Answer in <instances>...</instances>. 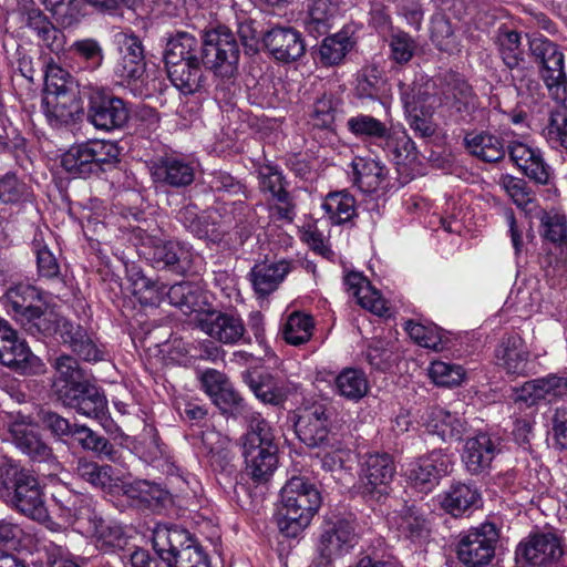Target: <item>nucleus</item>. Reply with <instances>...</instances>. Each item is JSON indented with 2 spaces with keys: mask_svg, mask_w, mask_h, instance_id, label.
I'll use <instances>...</instances> for the list:
<instances>
[{
  "mask_svg": "<svg viewBox=\"0 0 567 567\" xmlns=\"http://www.w3.org/2000/svg\"><path fill=\"white\" fill-rule=\"evenodd\" d=\"M532 54L542 63L540 76L555 106L543 135L553 147L567 150V75L564 54L558 47L543 37L529 42Z\"/></svg>",
  "mask_w": 567,
  "mask_h": 567,
  "instance_id": "nucleus-1",
  "label": "nucleus"
},
{
  "mask_svg": "<svg viewBox=\"0 0 567 567\" xmlns=\"http://www.w3.org/2000/svg\"><path fill=\"white\" fill-rule=\"evenodd\" d=\"M52 390L64 406L87 417H100L106 410V399L85 377L76 359L62 354L54 360Z\"/></svg>",
  "mask_w": 567,
  "mask_h": 567,
  "instance_id": "nucleus-2",
  "label": "nucleus"
},
{
  "mask_svg": "<svg viewBox=\"0 0 567 567\" xmlns=\"http://www.w3.org/2000/svg\"><path fill=\"white\" fill-rule=\"evenodd\" d=\"M321 496L308 478L293 476L281 488L277 525L287 537H297L311 522Z\"/></svg>",
  "mask_w": 567,
  "mask_h": 567,
  "instance_id": "nucleus-3",
  "label": "nucleus"
},
{
  "mask_svg": "<svg viewBox=\"0 0 567 567\" xmlns=\"http://www.w3.org/2000/svg\"><path fill=\"white\" fill-rule=\"evenodd\" d=\"M240 445L246 474L255 483L268 482L278 465V444L268 421L260 414H252Z\"/></svg>",
  "mask_w": 567,
  "mask_h": 567,
  "instance_id": "nucleus-4",
  "label": "nucleus"
},
{
  "mask_svg": "<svg viewBox=\"0 0 567 567\" xmlns=\"http://www.w3.org/2000/svg\"><path fill=\"white\" fill-rule=\"evenodd\" d=\"M0 498L33 519L45 517L42 488L28 470L4 462L0 465Z\"/></svg>",
  "mask_w": 567,
  "mask_h": 567,
  "instance_id": "nucleus-5",
  "label": "nucleus"
},
{
  "mask_svg": "<svg viewBox=\"0 0 567 567\" xmlns=\"http://www.w3.org/2000/svg\"><path fill=\"white\" fill-rule=\"evenodd\" d=\"M240 50L235 33L225 25L205 31L203 34V64L213 74L225 81L238 74Z\"/></svg>",
  "mask_w": 567,
  "mask_h": 567,
  "instance_id": "nucleus-6",
  "label": "nucleus"
},
{
  "mask_svg": "<svg viewBox=\"0 0 567 567\" xmlns=\"http://www.w3.org/2000/svg\"><path fill=\"white\" fill-rule=\"evenodd\" d=\"M118 147L103 140H91L71 146L61 158L62 167L74 177L97 175L118 161Z\"/></svg>",
  "mask_w": 567,
  "mask_h": 567,
  "instance_id": "nucleus-7",
  "label": "nucleus"
},
{
  "mask_svg": "<svg viewBox=\"0 0 567 567\" xmlns=\"http://www.w3.org/2000/svg\"><path fill=\"white\" fill-rule=\"evenodd\" d=\"M87 90V120L95 128L110 132L126 125L131 111L122 97L101 86Z\"/></svg>",
  "mask_w": 567,
  "mask_h": 567,
  "instance_id": "nucleus-8",
  "label": "nucleus"
},
{
  "mask_svg": "<svg viewBox=\"0 0 567 567\" xmlns=\"http://www.w3.org/2000/svg\"><path fill=\"white\" fill-rule=\"evenodd\" d=\"M165 285L153 281L144 276L135 282V293L140 295L141 302L157 303L165 293L169 303L179 308L184 313L196 311L199 307V291L196 285L183 281L175 284L165 291Z\"/></svg>",
  "mask_w": 567,
  "mask_h": 567,
  "instance_id": "nucleus-9",
  "label": "nucleus"
},
{
  "mask_svg": "<svg viewBox=\"0 0 567 567\" xmlns=\"http://www.w3.org/2000/svg\"><path fill=\"white\" fill-rule=\"evenodd\" d=\"M496 526L486 522L462 536L457 545L458 559L468 567L487 565L495 555Z\"/></svg>",
  "mask_w": 567,
  "mask_h": 567,
  "instance_id": "nucleus-10",
  "label": "nucleus"
},
{
  "mask_svg": "<svg viewBox=\"0 0 567 567\" xmlns=\"http://www.w3.org/2000/svg\"><path fill=\"white\" fill-rule=\"evenodd\" d=\"M357 534L354 520L337 517L324 522L318 550L328 563L349 553L355 545Z\"/></svg>",
  "mask_w": 567,
  "mask_h": 567,
  "instance_id": "nucleus-11",
  "label": "nucleus"
},
{
  "mask_svg": "<svg viewBox=\"0 0 567 567\" xmlns=\"http://www.w3.org/2000/svg\"><path fill=\"white\" fill-rule=\"evenodd\" d=\"M7 431V440L33 461L45 462L53 456L51 447L40 437L30 417L18 414L8 422Z\"/></svg>",
  "mask_w": 567,
  "mask_h": 567,
  "instance_id": "nucleus-12",
  "label": "nucleus"
},
{
  "mask_svg": "<svg viewBox=\"0 0 567 567\" xmlns=\"http://www.w3.org/2000/svg\"><path fill=\"white\" fill-rule=\"evenodd\" d=\"M394 475L395 465L391 455L388 453L368 455L361 470L363 493L380 498L388 494Z\"/></svg>",
  "mask_w": 567,
  "mask_h": 567,
  "instance_id": "nucleus-13",
  "label": "nucleus"
},
{
  "mask_svg": "<svg viewBox=\"0 0 567 567\" xmlns=\"http://www.w3.org/2000/svg\"><path fill=\"white\" fill-rule=\"evenodd\" d=\"M296 433L310 447L323 445L330 433L329 409L322 403H312L300 410L296 421Z\"/></svg>",
  "mask_w": 567,
  "mask_h": 567,
  "instance_id": "nucleus-14",
  "label": "nucleus"
},
{
  "mask_svg": "<svg viewBox=\"0 0 567 567\" xmlns=\"http://www.w3.org/2000/svg\"><path fill=\"white\" fill-rule=\"evenodd\" d=\"M121 58L114 66L115 75L122 85L141 80L145 73L144 49L141 40L133 33L120 35Z\"/></svg>",
  "mask_w": 567,
  "mask_h": 567,
  "instance_id": "nucleus-15",
  "label": "nucleus"
},
{
  "mask_svg": "<svg viewBox=\"0 0 567 567\" xmlns=\"http://www.w3.org/2000/svg\"><path fill=\"white\" fill-rule=\"evenodd\" d=\"M451 468V460L442 451H433L429 455L412 463L406 472L409 482L421 492L431 491Z\"/></svg>",
  "mask_w": 567,
  "mask_h": 567,
  "instance_id": "nucleus-16",
  "label": "nucleus"
},
{
  "mask_svg": "<svg viewBox=\"0 0 567 567\" xmlns=\"http://www.w3.org/2000/svg\"><path fill=\"white\" fill-rule=\"evenodd\" d=\"M200 329L214 340L224 344H235L244 340L246 328L239 315L212 311L199 320Z\"/></svg>",
  "mask_w": 567,
  "mask_h": 567,
  "instance_id": "nucleus-17",
  "label": "nucleus"
},
{
  "mask_svg": "<svg viewBox=\"0 0 567 567\" xmlns=\"http://www.w3.org/2000/svg\"><path fill=\"white\" fill-rule=\"evenodd\" d=\"M565 394H567V379L556 374H548L544 378L525 382L520 388L514 389L513 400L530 406L540 401L550 403Z\"/></svg>",
  "mask_w": 567,
  "mask_h": 567,
  "instance_id": "nucleus-18",
  "label": "nucleus"
},
{
  "mask_svg": "<svg viewBox=\"0 0 567 567\" xmlns=\"http://www.w3.org/2000/svg\"><path fill=\"white\" fill-rule=\"evenodd\" d=\"M262 42L267 51L280 62H292L306 51L301 34L291 27H275L268 30Z\"/></svg>",
  "mask_w": 567,
  "mask_h": 567,
  "instance_id": "nucleus-19",
  "label": "nucleus"
},
{
  "mask_svg": "<svg viewBox=\"0 0 567 567\" xmlns=\"http://www.w3.org/2000/svg\"><path fill=\"white\" fill-rule=\"evenodd\" d=\"M153 181L163 186L185 187L195 179V166L184 157L165 155L151 166Z\"/></svg>",
  "mask_w": 567,
  "mask_h": 567,
  "instance_id": "nucleus-20",
  "label": "nucleus"
},
{
  "mask_svg": "<svg viewBox=\"0 0 567 567\" xmlns=\"http://www.w3.org/2000/svg\"><path fill=\"white\" fill-rule=\"evenodd\" d=\"M196 544L188 530L178 526L159 525L153 533V547L168 567H173L179 559L182 550L189 549Z\"/></svg>",
  "mask_w": 567,
  "mask_h": 567,
  "instance_id": "nucleus-21",
  "label": "nucleus"
},
{
  "mask_svg": "<svg viewBox=\"0 0 567 567\" xmlns=\"http://www.w3.org/2000/svg\"><path fill=\"white\" fill-rule=\"evenodd\" d=\"M512 163L517 166L527 177L538 184H547L550 178V167L544 161L538 150L528 145L511 141L506 144L505 151Z\"/></svg>",
  "mask_w": 567,
  "mask_h": 567,
  "instance_id": "nucleus-22",
  "label": "nucleus"
},
{
  "mask_svg": "<svg viewBox=\"0 0 567 567\" xmlns=\"http://www.w3.org/2000/svg\"><path fill=\"white\" fill-rule=\"evenodd\" d=\"M431 100L433 97L422 92L421 87L416 92L412 89L411 93L405 92L403 95L409 125L421 137H430L436 131V125L432 121L434 107Z\"/></svg>",
  "mask_w": 567,
  "mask_h": 567,
  "instance_id": "nucleus-23",
  "label": "nucleus"
},
{
  "mask_svg": "<svg viewBox=\"0 0 567 567\" xmlns=\"http://www.w3.org/2000/svg\"><path fill=\"white\" fill-rule=\"evenodd\" d=\"M516 555L532 566H549L560 558L563 550L559 539L554 534H534L528 540L519 544Z\"/></svg>",
  "mask_w": 567,
  "mask_h": 567,
  "instance_id": "nucleus-24",
  "label": "nucleus"
},
{
  "mask_svg": "<svg viewBox=\"0 0 567 567\" xmlns=\"http://www.w3.org/2000/svg\"><path fill=\"white\" fill-rule=\"evenodd\" d=\"M0 363L7 365L20 374H33L41 370V360L34 355L27 343L20 340L14 331V337L2 341L0 348Z\"/></svg>",
  "mask_w": 567,
  "mask_h": 567,
  "instance_id": "nucleus-25",
  "label": "nucleus"
},
{
  "mask_svg": "<svg viewBox=\"0 0 567 567\" xmlns=\"http://www.w3.org/2000/svg\"><path fill=\"white\" fill-rule=\"evenodd\" d=\"M203 62V38L198 40L188 32H177L172 37L164 51L165 68L182 63Z\"/></svg>",
  "mask_w": 567,
  "mask_h": 567,
  "instance_id": "nucleus-26",
  "label": "nucleus"
},
{
  "mask_svg": "<svg viewBox=\"0 0 567 567\" xmlns=\"http://www.w3.org/2000/svg\"><path fill=\"white\" fill-rule=\"evenodd\" d=\"M75 474L94 488L111 495L118 493L120 476L111 465H101L94 461L80 458L75 467Z\"/></svg>",
  "mask_w": 567,
  "mask_h": 567,
  "instance_id": "nucleus-27",
  "label": "nucleus"
},
{
  "mask_svg": "<svg viewBox=\"0 0 567 567\" xmlns=\"http://www.w3.org/2000/svg\"><path fill=\"white\" fill-rule=\"evenodd\" d=\"M440 498L441 507L454 517L462 516L481 506V494L478 491L461 482L453 483Z\"/></svg>",
  "mask_w": 567,
  "mask_h": 567,
  "instance_id": "nucleus-28",
  "label": "nucleus"
},
{
  "mask_svg": "<svg viewBox=\"0 0 567 567\" xmlns=\"http://www.w3.org/2000/svg\"><path fill=\"white\" fill-rule=\"evenodd\" d=\"M291 262L279 260L272 264H258L250 271V281L259 297H266L277 290L286 276L291 271Z\"/></svg>",
  "mask_w": 567,
  "mask_h": 567,
  "instance_id": "nucleus-29",
  "label": "nucleus"
},
{
  "mask_svg": "<svg viewBox=\"0 0 567 567\" xmlns=\"http://www.w3.org/2000/svg\"><path fill=\"white\" fill-rule=\"evenodd\" d=\"M7 307L23 323L24 320L37 312V308L42 302L43 293L34 286L19 284L7 290Z\"/></svg>",
  "mask_w": 567,
  "mask_h": 567,
  "instance_id": "nucleus-30",
  "label": "nucleus"
},
{
  "mask_svg": "<svg viewBox=\"0 0 567 567\" xmlns=\"http://www.w3.org/2000/svg\"><path fill=\"white\" fill-rule=\"evenodd\" d=\"M429 431L436 433L443 440H461L466 429L465 421L456 413L432 406L424 417Z\"/></svg>",
  "mask_w": 567,
  "mask_h": 567,
  "instance_id": "nucleus-31",
  "label": "nucleus"
},
{
  "mask_svg": "<svg viewBox=\"0 0 567 567\" xmlns=\"http://www.w3.org/2000/svg\"><path fill=\"white\" fill-rule=\"evenodd\" d=\"M205 65L202 61L166 66L172 84L183 94L199 92L205 82Z\"/></svg>",
  "mask_w": 567,
  "mask_h": 567,
  "instance_id": "nucleus-32",
  "label": "nucleus"
},
{
  "mask_svg": "<svg viewBox=\"0 0 567 567\" xmlns=\"http://www.w3.org/2000/svg\"><path fill=\"white\" fill-rule=\"evenodd\" d=\"M45 114L51 123L66 125L75 120L81 112V105L73 91H62L48 94L43 99Z\"/></svg>",
  "mask_w": 567,
  "mask_h": 567,
  "instance_id": "nucleus-33",
  "label": "nucleus"
},
{
  "mask_svg": "<svg viewBox=\"0 0 567 567\" xmlns=\"http://www.w3.org/2000/svg\"><path fill=\"white\" fill-rule=\"evenodd\" d=\"M494 458V444L485 433L466 440L463 461L472 474H480L489 468Z\"/></svg>",
  "mask_w": 567,
  "mask_h": 567,
  "instance_id": "nucleus-34",
  "label": "nucleus"
},
{
  "mask_svg": "<svg viewBox=\"0 0 567 567\" xmlns=\"http://www.w3.org/2000/svg\"><path fill=\"white\" fill-rule=\"evenodd\" d=\"M27 25L35 32L41 45L59 54L66 43L64 33L58 29L39 9L28 11Z\"/></svg>",
  "mask_w": 567,
  "mask_h": 567,
  "instance_id": "nucleus-35",
  "label": "nucleus"
},
{
  "mask_svg": "<svg viewBox=\"0 0 567 567\" xmlns=\"http://www.w3.org/2000/svg\"><path fill=\"white\" fill-rule=\"evenodd\" d=\"M151 258L158 267L182 272L189 264L190 251L178 241H158L152 247Z\"/></svg>",
  "mask_w": 567,
  "mask_h": 567,
  "instance_id": "nucleus-36",
  "label": "nucleus"
},
{
  "mask_svg": "<svg viewBox=\"0 0 567 567\" xmlns=\"http://www.w3.org/2000/svg\"><path fill=\"white\" fill-rule=\"evenodd\" d=\"M64 338L62 342L69 344L74 353L85 361H100L103 351L93 338L79 324H64Z\"/></svg>",
  "mask_w": 567,
  "mask_h": 567,
  "instance_id": "nucleus-37",
  "label": "nucleus"
},
{
  "mask_svg": "<svg viewBox=\"0 0 567 567\" xmlns=\"http://www.w3.org/2000/svg\"><path fill=\"white\" fill-rule=\"evenodd\" d=\"M369 389L368 378L360 369L344 368L334 379L336 392L349 401H360L368 394Z\"/></svg>",
  "mask_w": 567,
  "mask_h": 567,
  "instance_id": "nucleus-38",
  "label": "nucleus"
},
{
  "mask_svg": "<svg viewBox=\"0 0 567 567\" xmlns=\"http://www.w3.org/2000/svg\"><path fill=\"white\" fill-rule=\"evenodd\" d=\"M341 0H313L309 7L307 29L310 33L324 34L339 16Z\"/></svg>",
  "mask_w": 567,
  "mask_h": 567,
  "instance_id": "nucleus-39",
  "label": "nucleus"
},
{
  "mask_svg": "<svg viewBox=\"0 0 567 567\" xmlns=\"http://www.w3.org/2000/svg\"><path fill=\"white\" fill-rule=\"evenodd\" d=\"M352 167L354 184L364 193L378 190L388 173L384 166L373 159L357 158Z\"/></svg>",
  "mask_w": 567,
  "mask_h": 567,
  "instance_id": "nucleus-40",
  "label": "nucleus"
},
{
  "mask_svg": "<svg viewBox=\"0 0 567 567\" xmlns=\"http://www.w3.org/2000/svg\"><path fill=\"white\" fill-rule=\"evenodd\" d=\"M70 437L85 451L104 456L112 462L117 460V451L114 445L106 437L85 425L74 424Z\"/></svg>",
  "mask_w": 567,
  "mask_h": 567,
  "instance_id": "nucleus-41",
  "label": "nucleus"
},
{
  "mask_svg": "<svg viewBox=\"0 0 567 567\" xmlns=\"http://www.w3.org/2000/svg\"><path fill=\"white\" fill-rule=\"evenodd\" d=\"M354 43L355 41L344 30L327 37L318 50L319 61L327 66L337 65L352 50Z\"/></svg>",
  "mask_w": 567,
  "mask_h": 567,
  "instance_id": "nucleus-42",
  "label": "nucleus"
},
{
  "mask_svg": "<svg viewBox=\"0 0 567 567\" xmlns=\"http://www.w3.org/2000/svg\"><path fill=\"white\" fill-rule=\"evenodd\" d=\"M70 53L79 68L85 71H96L104 61L103 48L93 38L74 41L70 47Z\"/></svg>",
  "mask_w": 567,
  "mask_h": 567,
  "instance_id": "nucleus-43",
  "label": "nucleus"
},
{
  "mask_svg": "<svg viewBox=\"0 0 567 567\" xmlns=\"http://www.w3.org/2000/svg\"><path fill=\"white\" fill-rule=\"evenodd\" d=\"M23 324H28V329L32 332L35 330L44 336L59 334L62 340L64 338L63 326L72 324V322L60 316L53 309L48 307L43 309L39 306L37 312L29 316Z\"/></svg>",
  "mask_w": 567,
  "mask_h": 567,
  "instance_id": "nucleus-44",
  "label": "nucleus"
},
{
  "mask_svg": "<svg viewBox=\"0 0 567 567\" xmlns=\"http://www.w3.org/2000/svg\"><path fill=\"white\" fill-rule=\"evenodd\" d=\"M499 185L513 204L523 209L526 214L533 215L538 208L534 193L525 179L512 175H504Z\"/></svg>",
  "mask_w": 567,
  "mask_h": 567,
  "instance_id": "nucleus-45",
  "label": "nucleus"
},
{
  "mask_svg": "<svg viewBox=\"0 0 567 567\" xmlns=\"http://www.w3.org/2000/svg\"><path fill=\"white\" fill-rule=\"evenodd\" d=\"M498 54L508 69L518 66L523 60L520 34L506 22L498 25Z\"/></svg>",
  "mask_w": 567,
  "mask_h": 567,
  "instance_id": "nucleus-46",
  "label": "nucleus"
},
{
  "mask_svg": "<svg viewBox=\"0 0 567 567\" xmlns=\"http://www.w3.org/2000/svg\"><path fill=\"white\" fill-rule=\"evenodd\" d=\"M322 208L332 224L340 225L351 220L355 216V200L348 192L330 193Z\"/></svg>",
  "mask_w": 567,
  "mask_h": 567,
  "instance_id": "nucleus-47",
  "label": "nucleus"
},
{
  "mask_svg": "<svg viewBox=\"0 0 567 567\" xmlns=\"http://www.w3.org/2000/svg\"><path fill=\"white\" fill-rule=\"evenodd\" d=\"M381 145L388 155L396 164H401L406 159H414L416 148L414 142L404 130H388L386 135L383 137Z\"/></svg>",
  "mask_w": 567,
  "mask_h": 567,
  "instance_id": "nucleus-48",
  "label": "nucleus"
},
{
  "mask_svg": "<svg viewBox=\"0 0 567 567\" xmlns=\"http://www.w3.org/2000/svg\"><path fill=\"white\" fill-rule=\"evenodd\" d=\"M394 519L398 530L406 538L417 540L429 535V524L414 506L403 508Z\"/></svg>",
  "mask_w": 567,
  "mask_h": 567,
  "instance_id": "nucleus-49",
  "label": "nucleus"
},
{
  "mask_svg": "<svg viewBox=\"0 0 567 567\" xmlns=\"http://www.w3.org/2000/svg\"><path fill=\"white\" fill-rule=\"evenodd\" d=\"M249 388L261 402L276 406L284 404L288 396V386L271 375L251 380Z\"/></svg>",
  "mask_w": 567,
  "mask_h": 567,
  "instance_id": "nucleus-50",
  "label": "nucleus"
},
{
  "mask_svg": "<svg viewBox=\"0 0 567 567\" xmlns=\"http://www.w3.org/2000/svg\"><path fill=\"white\" fill-rule=\"evenodd\" d=\"M315 323L309 315L292 312L282 329V336L287 343L301 346L307 343L312 336Z\"/></svg>",
  "mask_w": 567,
  "mask_h": 567,
  "instance_id": "nucleus-51",
  "label": "nucleus"
},
{
  "mask_svg": "<svg viewBox=\"0 0 567 567\" xmlns=\"http://www.w3.org/2000/svg\"><path fill=\"white\" fill-rule=\"evenodd\" d=\"M532 216L540 219L542 234L545 239L557 245L567 241V219L565 215L555 210L546 212L538 207Z\"/></svg>",
  "mask_w": 567,
  "mask_h": 567,
  "instance_id": "nucleus-52",
  "label": "nucleus"
},
{
  "mask_svg": "<svg viewBox=\"0 0 567 567\" xmlns=\"http://www.w3.org/2000/svg\"><path fill=\"white\" fill-rule=\"evenodd\" d=\"M398 359L395 343L385 339H372L365 350V360L375 370L388 371Z\"/></svg>",
  "mask_w": 567,
  "mask_h": 567,
  "instance_id": "nucleus-53",
  "label": "nucleus"
},
{
  "mask_svg": "<svg viewBox=\"0 0 567 567\" xmlns=\"http://www.w3.org/2000/svg\"><path fill=\"white\" fill-rule=\"evenodd\" d=\"M91 524L92 533L96 538V546L99 548L107 551L123 547L125 542L122 527L111 524L96 515L91 519Z\"/></svg>",
  "mask_w": 567,
  "mask_h": 567,
  "instance_id": "nucleus-54",
  "label": "nucleus"
},
{
  "mask_svg": "<svg viewBox=\"0 0 567 567\" xmlns=\"http://www.w3.org/2000/svg\"><path fill=\"white\" fill-rule=\"evenodd\" d=\"M118 494L125 496L132 506H148L152 501L158 498L159 491L148 481L135 480L133 482H123L120 478Z\"/></svg>",
  "mask_w": 567,
  "mask_h": 567,
  "instance_id": "nucleus-55",
  "label": "nucleus"
},
{
  "mask_svg": "<svg viewBox=\"0 0 567 567\" xmlns=\"http://www.w3.org/2000/svg\"><path fill=\"white\" fill-rule=\"evenodd\" d=\"M439 81L441 93L446 103L453 102L454 104H468L472 95L471 87L457 73L446 72L439 79Z\"/></svg>",
  "mask_w": 567,
  "mask_h": 567,
  "instance_id": "nucleus-56",
  "label": "nucleus"
},
{
  "mask_svg": "<svg viewBox=\"0 0 567 567\" xmlns=\"http://www.w3.org/2000/svg\"><path fill=\"white\" fill-rule=\"evenodd\" d=\"M528 352L520 338H511L503 353V367L508 374L522 375L527 372Z\"/></svg>",
  "mask_w": 567,
  "mask_h": 567,
  "instance_id": "nucleus-57",
  "label": "nucleus"
},
{
  "mask_svg": "<svg viewBox=\"0 0 567 567\" xmlns=\"http://www.w3.org/2000/svg\"><path fill=\"white\" fill-rule=\"evenodd\" d=\"M385 80L375 65L362 68L357 78V92L360 97L375 99L383 93Z\"/></svg>",
  "mask_w": 567,
  "mask_h": 567,
  "instance_id": "nucleus-58",
  "label": "nucleus"
},
{
  "mask_svg": "<svg viewBox=\"0 0 567 567\" xmlns=\"http://www.w3.org/2000/svg\"><path fill=\"white\" fill-rule=\"evenodd\" d=\"M390 59L398 64H406L416 51V42L406 32L396 29L391 30L388 39Z\"/></svg>",
  "mask_w": 567,
  "mask_h": 567,
  "instance_id": "nucleus-59",
  "label": "nucleus"
},
{
  "mask_svg": "<svg viewBox=\"0 0 567 567\" xmlns=\"http://www.w3.org/2000/svg\"><path fill=\"white\" fill-rule=\"evenodd\" d=\"M220 215L217 210H205L198 216L194 223L199 228L200 234H194L199 239H206L212 243H219L224 235L228 231L229 225L226 221H218Z\"/></svg>",
  "mask_w": 567,
  "mask_h": 567,
  "instance_id": "nucleus-60",
  "label": "nucleus"
},
{
  "mask_svg": "<svg viewBox=\"0 0 567 567\" xmlns=\"http://www.w3.org/2000/svg\"><path fill=\"white\" fill-rule=\"evenodd\" d=\"M297 202L287 186L276 192L269 199V213L279 221L292 223L296 217Z\"/></svg>",
  "mask_w": 567,
  "mask_h": 567,
  "instance_id": "nucleus-61",
  "label": "nucleus"
},
{
  "mask_svg": "<svg viewBox=\"0 0 567 567\" xmlns=\"http://www.w3.org/2000/svg\"><path fill=\"white\" fill-rule=\"evenodd\" d=\"M347 125L357 136L380 140L381 142L389 130L383 122L365 114L350 117Z\"/></svg>",
  "mask_w": 567,
  "mask_h": 567,
  "instance_id": "nucleus-62",
  "label": "nucleus"
},
{
  "mask_svg": "<svg viewBox=\"0 0 567 567\" xmlns=\"http://www.w3.org/2000/svg\"><path fill=\"white\" fill-rule=\"evenodd\" d=\"M431 40L441 51L453 52L458 48V40L451 22L444 17L432 20Z\"/></svg>",
  "mask_w": 567,
  "mask_h": 567,
  "instance_id": "nucleus-63",
  "label": "nucleus"
},
{
  "mask_svg": "<svg viewBox=\"0 0 567 567\" xmlns=\"http://www.w3.org/2000/svg\"><path fill=\"white\" fill-rule=\"evenodd\" d=\"M429 375L435 384L451 388L462 383L465 372L461 365L434 361L429 369Z\"/></svg>",
  "mask_w": 567,
  "mask_h": 567,
  "instance_id": "nucleus-64",
  "label": "nucleus"
}]
</instances>
